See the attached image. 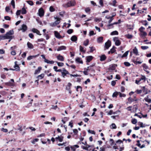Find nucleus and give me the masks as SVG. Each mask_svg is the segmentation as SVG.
<instances>
[{
    "label": "nucleus",
    "mask_w": 151,
    "mask_h": 151,
    "mask_svg": "<svg viewBox=\"0 0 151 151\" xmlns=\"http://www.w3.org/2000/svg\"><path fill=\"white\" fill-rule=\"evenodd\" d=\"M61 73L62 76L63 78H65L67 74H70L69 72H62Z\"/></svg>",
    "instance_id": "nucleus-43"
},
{
    "label": "nucleus",
    "mask_w": 151,
    "mask_h": 151,
    "mask_svg": "<svg viewBox=\"0 0 151 151\" xmlns=\"http://www.w3.org/2000/svg\"><path fill=\"white\" fill-rule=\"evenodd\" d=\"M118 32L117 31H114L112 32H111V35H118Z\"/></svg>",
    "instance_id": "nucleus-47"
},
{
    "label": "nucleus",
    "mask_w": 151,
    "mask_h": 151,
    "mask_svg": "<svg viewBox=\"0 0 151 151\" xmlns=\"http://www.w3.org/2000/svg\"><path fill=\"white\" fill-rule=\"evenodd\" d=\"M39 15L40 17H43L44 15V12L43 9L42 8H41L39 10Z\"/></svg>",
    "instance_id": "nucleus-9"
},
{
    "label": "nucleus",
    "mask_w": 151,
    "mask_h": 151,
    "mask_svg": "<svg viewBox=\"0 0 151 151\" xmlns=\"http://www.w3.org/2000/svg\"><path fill=\"white\" fill-rule=\"evenodd\" d=\"M32 31L34 33H36L37 34L39 35H41V34L40 33V31L35 28H33L32 29Z\"/></svg>",
    "instance_id": "nucleus-17"
},
{
    "label": "nucleus",
    "mask_w": 151,
    "mask_h": 151,
    "mask_svg": "<svg viewBox=\"0 0 151 151\" xmlns=\"http://www.w3.org/2000/svg\"><path fill=\"white\" fill-rule=\"evenodd\" d=\"M17 62L16 61L14 62L15 65L14 66V68H15V69H14L13 68H10V70H15L17 71H20V69L19 66L17 64Z\"/></svg>",
    "instance_id": "nucleus-5"
},
{
    "label": "nucleus",
    "mask_w": 151,
    "mask_h": 151,
    "mask_svg": "<svg viewBox=\"0 0 151 151\" xmlns=\"http://www.w3.org/2000/svg\"><path fill=\"white\" fill-rule=\"evenodd\" d=\"M103 37H100L97 38V42L99 43H101L103 42Z\"/></svg>",
    "instance_id": "nucleus-31"
},
{
    "label": "nucleus",
    "mask_w": 151,
    "mask_h": 151,
    "mask_svg": "<svg viewBox=\"0 0 151 151\" xmlns=\"http://www.w3.org/2000/svg\"><path fill=\"white\" fill-rule=\"evenodd\" d=\"M27 45L28 48L30 49H32L34 48L33 45L30 42H28L27 43Z\"/></svg>",
    "instance_id": "nucleus-21"
},
{
    "label": "nucleus",
    "mask_w": 151,
    "mask_h": 151,
    "mask_svg": "<svg viewBox=\"0 0 151 151\" xmlns=\"http://www.w3.org/2000/svg\"><path fill=\"white\" fill-rule=\"evenodd\" d=\"M99 4L101 5V6H99V7H103L104 6L103 1V0H100L99 1Z\"/></svg>",
    "instance_id": "nucleus-44"
},
{
    "label": "nucleus",
    "mask_w": 151,
    "mask_h": 151,
    "mask_svg": "<svg viewBox=\"0 0 151 151\" xmlns=\"http://www.w3.org/2000/svg\"><path fill=\"white\" fill-rule=\"evenodd\" d=\"M147 133V131L146 129L141 130L140 131V133L141 134H144Z\"/></svg>",
    "instance_id": "nucleus-56"
},
{
    "label": "nucleus",
    "mask_w": 151,
    "mask_h": 151,
    "mask_svg": "<svg viewBox=\"0 0 151 151\" xmlns=\"http://www.w3.org/2000/svg\"><path fill=\"white\" fill-rule=\"evenodd\" d=\"M27 26L25 24H24L22 25V28L21 29L22 30L23 32H24L27 30Z\"/></svg>",
    "instance_id": "nucleus-19"
},
{
    "label": "nucleus",
    "mask_w": 151,
    "mask_h": 151,
    "mask_svg": "<svg viewBox=\"0 0 151 151\" xmlns=\"http://www.w3.org/2000/svg\"><path fill=\"white\" fill-rule=\"evenodd\" d=\"M64 137H63L61 135L60 136H58V137H56L55 138V139L56 141H58L60 142H62L63 140Z\"/></svg>",
    "instance_id": "nucleus-13"
},
{
    "label": "nucleus",
    "mask_w": 151,
    "mask_h": 151,
    "mask_svg": "<svg viewBox=\"0 0 151 151\" xmlns=\"http://www.w3.org/2000/svg\"><path fill=\"white\" fill-rule=\"evenodd\" d=\"M140 22L143 25L145 26L148 25V22L146 20H142Z\"/></svg>",
    "instance_id": "nucleus-39"
},
{
    "label": "nucleus",
    "mask_w": 151,
    "mask_h": 151,
    "mask_svg": "<svg viewBox=\"0 0 151 151\" xmlns=\"http://www.w3.org/2000/svg\"><path fill=\"white\" fill-rule=\"evenodd\" d=\"M71 40L74 42H76L77 40V37L75 35L73 36L70 38Z\"/></svg>",
    "instance_id": "nucleus-28"
},
{
    "label": "nucleus",
    "mask_w": 151,
    "mask_h": 151,
    "mask_svg": "<svg viewBox=\"0 0 151 151\" xmlns=\"http://www.w3.org/2000/svg\"><path fill=\"white\" fill-rule=\"evenodd\" d=\"M131 122L133 124H135L137 122V120L135 119H133L132 120Z\"/></svg>",
    "instance_id": "nucleus-48"
},
{
    "label": "nucleus",
    "mask_w": 151,
    "mask_h": 151,
    "mask_svg": "<svg viewBox=\"0 0 151 151\" xmlns=\"http://www.w3.org/2000/svg\"><path fill=\"white\" fill-rule=\"evenodd\" d=\"M76 61L78 63L83 64V62L81 58L80 57H77L76 59Z\"/></svg>",
    "instance_id": "nucleus-20"
},
{
    "label": "nucleus",
    "mask_w": 151,
    "mask_h": 151,
    "mask_svg": "<svg viewBox=\"0 0 151 151\" xmlns=\"http://www.w3.org/2000/svg\"><path fill=\"white\" fill-rule=\"evenodd\" d=\"M54 18L55 19H56V20L54 22V23H55V24L57 25L60 23V20L61 19L58 17H54Z\"/></svg>",
    "instance_id": "nucleus-14"
},
{
    "label": "nucleus",
    "mask_w": 151,
    "mask_h": 151,
    "mask_svg": "<svg viewBox=\"0 0 151 151\" xmlns=\"http://www.w3.org/2000/svg\"><path fill=\"white\" fill-rule=\"evenodd\" d=\"M132 62L134 63V64L137 65L138 64H141L142 61H137L135 60H133Z\"/></svg>",
    "instance_id": "nucleus-37"
},
{
    "label": "nucleus",
    "mask_w": 151,
    "mask_h": 151,
    "mask_svg": "<svg viewBox=\"0 0 151 151\" xmlns=\"http://www.w3.org/2000/svg\"><path fill=\"white\" fill-rule=\"evenodd\" d=\"M12 37L11 36H6L5 34V35H0V40H3L7 39H12Z\"/></svg>",
    "instance_id": "nucleus-3"
},
{
    "label": "nucleus",
    "mask_w": 151,
    "mask_h": 151,
    "mask_svg": "<svg viewBox=\"0 0 151 151\" xmlns=\"http://www.w3.org/2000/svg\"><path fill=\"white\" fill-rule=\"evenodd\" d=\"M1 131L4 132H7L8 131V130L6 129H4V128H2L1 129Z\"/></svg>",
    "instance_id": "nucleus-64"
},
{
    "label": "nucleus",
    "mask_w": 151,
    "mask_h": 151,
    "mask_svg": "<svg viewBox=\"0 0 151 151\" xmlns=\"http://www.w3.org/2000/svg\"><path fill=\"white\" fill-rule=\"evenodd\" d=\"M44 62L48 64H53L54 63V61L53 60L50 61L47 59H45L44 60Z\"/></svg>",
    "instance_id": "nucleus-29"
},
{
    "label": "nucleus",
    "mask_w": 151,
    "mask_h": 151,
    "mask_svg": "<svg viewBox=\"0 0 151 151\" xmlns=\"http://www.w3.org/2000/svg\"><path fill=\"white\" fill-rule=\"evenodd\" d=\"M88 132L89 133L94 134H96L94 130H92L89 129L88 130Z\"/></svg>",
    "instance_id": "nucleus-61"
},
{
    "label": "nucleus",
    "mask_w": 151,
    "mask_h": 151,
    "mask_svg": "<svg viewBox=\"0 0 151 151\" xmlns=\"http://www.w3.org/2000/svg\"><path fill=\"white\" fill-rule=\"evenodd\" d=\"M100 60L101 61H103L105 60L106 58V56L104 55H102L100 56Z\"/></svg>",
    "instance_id": "nucleus-26"
},
{
    "label": "nucleus",
    "mask_w": 151,
    "mask_h": 151,
    "mask_svg": "<svg viewBox=\"0 0 151 151\" xmlns=\"http://www.w3.org/2000/svg\"><path fill=\"white\" fill-rule=\"evenodd\" d=\"M141 48L143 50H145L148 48L149 47L147 46H142Z\"/></svg>",
    "instance_id": "nucleus-63"
},
{
    "label": "nucleus",
    "mask_w": 151,
    "mask_h": 151,
    "mask_svg": "<svg viewBox=\"0 0 151 151\" xmlns=\"http://www.w3.org/2000/svg\"><path fill=\"white\" fill-rule=\"evenodd\" d=\"M76 91H80L81 92L82 91V88L81 86H77Z\"/></svg>",
    "instance_id": "nucleus-41"
},
{
    "label": "nucleus",
    "mask_w": 151,
    "mask_h": 151,
    "mask_svg": "<svg viewBox=\"0 0 151 151\" xmlns=\"http://www.w3.org/2000/svg\"><path fill=\"white\" fill-rule=\"evenodd\" d=\"M115 48H116V47L114 46H113L112 48L110 49L111 53L113 54L116 51V50L115 49Z\"/></svg>",
    "instance_id": "nucleus-42"
},
{
    "label": "nucleus",
    "mask_w": 151,
    "mask_h": 151,
    "mask_svg": "<svg viewBox=\"0 0 151 151\" xmlns=\"http://www.w3.org/2000/svg\"><path fill=\"white\" fill-rule=\"evenodd\" d=\"M39 55V54H37L35 55H30L27 58V59L28 60H31L32 59H33V58H35L36 57H38Z\"/></svg>",
    "instance_id": "nucleus-23"
},
{
    "label": "nucleus",
    "mask_w": 151,
    "mask_h": 151,
    "mask_svg": "<svg viewBox=\"0 0 151 151\" xmlns=\"http://www.w3.org/2000/svg\"><path fill=\"white\" fill-rule=\"evenodd\" d=\"M17 127L18 128L17 129L19 130L20 132H22V126H20L19 124H18Z\"/></svg>",
    "instance_id": "nucleus-50"
},
{
    "label": "nucleus",
    "mask_w": 151,
    "mask_h": 151,
    "mask_svg": "<svg viewBox=\"0 0 151 151\" xmlns=\"http://www.w3.org/2000/svg\"><path fill=\"white\" fill-rule=\"evenodd\" d=\"M114 40L115 42V45L116 46H119L121 44L120 41L118 39V37H115L114 38Z\"/></svg>",
    "instance_id": "nucleus-8"
},
{
    "label": "nucleus",
    "mask_w": 151,
    "mask_h": 151,
    "mask_svg": "<svg viewBox=\"0 0 151 151\" xmlns=\"http://www.w3.org/2000/svg\"><path fill=\"white\" fill-rule=\"evenodd\" d=\"M95 64H96L95 63H93L92 65L88 66L87 68H84V70H87L90 71L91 72L95 73V70L93 68V67L95 65Z\"/></svg>",
    "instance_id": "nucleus-2"
},
{
    "label": "nucleus",
    "mask_w": 151,
    "mask_h": 151,
    "mask_svg": "<svg viewBox=\"0 0 151 151\" xmlns=\"http://www.w3.org/2000/svg\"><path fill=\"white\" fill-rule=\"evenodd\" d=\"M72 86V84L70 83H68L66 87V89L67 90H70L71 87Z\"/></svg>",
    "instance_id": "nucleus-35"
},
{
    "label": "nucleus",
    "mask_w": 151,
    "mask_h": 151,
    "mask_svg": "<svg viewBox=\"0 0 151 151\" xmlns=\"http://www.w3.org/2000/svg\"><path fill=\"white\" fill-rule=\"evenodd\" d=\"M73 32V30L72 29H70L68 30L67 31V32L68 34H70L72 33Z\"/></svg>",
    "instance_id": "nucleus-62"
},
{
    "label": "nucleus",
    "mask_w": 151,
    "mask_h": 151,
    "mask_svg": "<svg viewBox=\"0 0 151 151\" xmlns=\"http://www.w3.org/2000/svg\"><path fill=\"white\" fill-rule=\"evenodd\" d=\"M27 2L28 4H29L31 6H32L34 4V3L33 2V1H27Z\"/></svg>",
    "instance_id": "nucleus-57"
},
{
    "label": "nucleus",
    "mask_w": 151,
    "mask_h": 151,
    "mask_svg": "<svg viewBox=\"0 0 151 151\" xmlns=\"http://www.w3.org/2000/svg\"><path fill=\"white\" fill-rule=\"evenodd\" d=\"M49 9L50 11L51 12H53L55 10V9L52 6L50 7Z\"/></svg>",
    "instance_id": "nucleus-54"
},
{
    "label": "nucleus",
    "mask_w": 151,
    "mask_h": 151,
    "mask_svg": "<svg viewBox=\"0 0 151 151\" xmlns=\"http://www.w3.org/2000/svg\"><path fill=\"white\" fill-rule=\"evenodd\" d=\"M41 70L42 67H38V69L35 70L34 74H36L39 73Z\"/></svg>",
    "instance_id": "nucleus-25"
},
{
    "label": "nucleus",
    "mask_w": 151,
    "mask_h": 151,
    "mask_svg": "<svg viewBox=\"0 0 151 151\" xmlns=\"http://www.w3.org/2000/svg\"><path fill=\"white\" fill-rule=\"evenodd\" d=\"M119 92L115 91L114 92L112 96L113 97H117V96L119 95Z\"/></svg>",
    "instance_id": "nucleus-32"
},
{
    "label": "nucleus",
    "mask_w": 151,
    "mask_h": 151,
    "mask_svg": "<svg viewBox=\"0 0 151 151\" xmlns=\"http://www.w3.org/2000/svg\"><path fill=\"white\" fill-rule=\"evenodd\" d=\"M11 82H6L4 83L5 85L9 86H14V81L13 79H11L10 80Z\"/></svg>",
    "instance_id": "nucleus-4"
},
{
    "label": "nucleus",
    "mask_w": 151,
    "mask_h": 151,
    "mask_svg": "<svg viewBox=\"0 0 151 151\" xmlns=\"http://www.w3.org/2000/svg\"><path fill=\"white\" fill-rule=\"evenodd\" d=\"M79 47L80 50L81 52H83L84 53H85V50H84L82 46L81 45H80Z\"/></svg>",
    "instance_id": "nucleus-52"
},
{
    "label": "nucleus",
    "mask_w": 151,
    "mask_h": 151,
    "mask_svg": "<svg viewBox=\"0 0 151 151\" xmlns=\"http://www.w3.org/2000/svg\"><path fill=\"white\" fill-rule=\"evenodd\" d=\"M45 74L44 73H42L41 74L38 76L37 78H38V79H42L44 77Z\"/></svg>",
    "instance_id": "nucleus-38"
},
{
    "label": "nucleus",
    "mask_w": 151,
    "mask_h": 151,
    "mask_svg": "<svg viewBox=\"0 0 151 151\" xmlns=\"http://www.w3.org/2000/svg\"><path fill=\"white\" fill-rule=\"evenodd\" d=\"M124 64L125 66L127 67L129 66L130 65V64L127 62H125L124 63Z\"/></svg>",
    "instance_id": "nucleus-60"
},
{
    "label": "nucleus",
    "mask_w": 151,
    "mask_h": 151,
    "mask_svg": "<svg viewBox=\"0 0 151 151\" xmlns=\"http://www.w3.org/2000/svg\"><path fill=\"white\" fill-rule=\"evenodd\" d=\"M111 128L113 129H116V126L114 123H113L111 124Z\"/></svg>",
    "instance_id": "nucleus-59"
},
{
    "label": "nucleus",
    "mask_w": 151,
    "mask_h": 151,
    "mask_svg": "<svg viewBox=\"0 0 151 151\" xmlns=\"http://www.w3.org/2000/svg\"><path fill=\"white\" fill-rule=\"evenodd\" d=\"M66 47L65 46H62L60 47H59L58 49H57V50L58 51H60V50H65L66 49Z\"/></svg>",
    "instance_id": "nucleus-24"
},
{
    "label": "nucleus",
    "mask_w": 151,
    "mask_h": 151,
    "mask_svg": "<svg viewBox=\"0 0 151 151\" xmlns=\"http://www.w3.org/2000/svg\"><path fill=\"white\" fill-rule=\"evenodd\" d=\"M54 34L55 37L57 38L60 39L63 37L60 33L57 31H55L54 32Z\"/></svg>",
    "instance_id": "nucleus-12"
},
{
    "label": "nucleus",
    "mask_w": 151,
    "mask_h": 151,
    "mask_svg": "<svg viewBox=\"0 0 151 151\" xmlns=\"http://www.w3.org/2000/svg\"><path fill=\"white\" fill-rule=\"evenodd\" d=\"M142 67H143V70L147 73H149V71L147 70V69H149L148 66L145 63H143L142 64Z\"/></svg>",
    "instance_id": "nucleus-11"
},
{
    "label": "nucleus",
    "mask_w": 151,
    "mask_h": 151,
    "mask_svg": "<svg viewBox=\"0 0 151 151\" xmlns=\"http://www.w3.org/2000/svg\"><path fill=\"white\" fill-rule=\"evenodd\" d=\"M117 3L116 0H113L112 3H109V4L111 5H112L114 6H116L117 5L116 4Z\"/></svg>",
    "instance_id": "nucleus-30"
},
{
    "label": "nucleus",
    "mask_w": 151,
    "mask_h": 151,
    "mask_svg": "<svg viewBox=\"0 0 151 151\" xmlns=\"http://www.w3.org/2000/svg\"><path fill=\"white\" fill-rule=\"evenodd\" d=\"M125 37L128 39H132V37L133 36L131 35L130 34H127L126 35H125Z\"/></svg>",
    "instance_id": "nucleus-49"
},
{
    "label": "nucleus",
    "mask_w": 151,
    "mask_h": 151,
    "mask_svg": "<svg viewBox=\"0 0 151 151\" xmlns=\"http://www.w3.org/2000/svg\"><path fill=\"white\" fill-rule=\"evenodd\" d=\"M142 80H143L144 82H145V81H146V78L145 76H142V77L139 79L136 80H135L136 83L137 84H139V82Z\"/></svg>",
    "instance_id": "nucleus-6"
},
{
    "label": "nucleus",
    "mask_w": 151,
    "mask_h": 151,
    "mask_svg": "<svg viewBox=\"0 0 151 151\" xmlns=\"http://www.w3.org/2000/svg\"><path fill=\"white\" fill-rule=\"evenodd\" d=\"M128 100L129 104H131L132 102L134 101V99L131 98V97H129L128 98Z\"/></svg>",
    "instance_id": "nucleus-40"
},
{
    "label": "nucleus",
    "mask_w": 151,
    "mask_h": 151,
    "mask_svg": "<svg viewBox=\"0 0 151 151\" xmlns=\"http://www.w3.org/2000/svg\"><path fill=\"white\" fill-rule=\"evenodd\" d=\"M85 12L88 14H90V12L91 9L89 7H86L85 9Z\"/></svg>",
    "instance_id": "nucleus-33"
},
{
    "label": "nucleus",
    "mask_w": 151,
    "mask_h": 151,
    "mask_svg": "<svg viewBox=\"0 0 151 151\" xmlns=\"http://www.w3.org/2000/svg\"><path fill=\"white\" fill-rule=\"evenodd\" d=\"M145 28L143 27H141L139 29V31L141 33L144 32L143 31L145 29Z\"/></svg>",
    "instance_id": "nucleus-55"
},
{
    "label": "nucleus",
    "mask_w": 151,
    "mask_h": 151,
    "mask_svg": "<svg viewBox=\"0 0 151 151\" xmlns=\"http://www.w3.org/2000/svg\"><path fill=\"white\" fill-rule=\"evenodd\" d=\"M76 4V2L75 1H70L67 3L63 5V6L65 8H67L70 6H74Z\"/></svg>",
    "instance_id": "nucleus-1"
},
{
    "label": "nucleus",
    "mask_w": 151,
    "mask_h": 151,
    "mask_svg": "<svg viewBox=\"0 0 151 151\" xmlns=\"http://www.w3.org/2000/svg\"><path fill=\"white\" fill-rule=\"evenodd\" d=\"M91 147V146L87 144L86 145V147H84V146H82V148L83 149H85L86 150H88L90 151L91 150V149H89V148Z\"/></svg>",
    "instance_id": "nucleus-18"
},
{
    "label": "nucleus",
    "mask_w": 151,
    "mask_h": 151,
    "mask_svg": "<svg viewBox=\"0 0 151 151\" xmlns=\"http://www.w3.org/2000/svg\"><path fill=\"white\" fill-rule=\"evenodd\" d=\"M93 57L92 56H87L86 58L87 65H88V63L90 62L93 59Z\"/></svg>",
    "instance_id": "nucleus-7"
},
{
    "label": "nucleus",
    "mask_w": 151,
    "mask_h": 151,
    "mask_svg": "<svg viewBox=\"0 0 151 151\" xmlns=\"http://www.w3.org/2000/svg\"><path fill=\"white\" fill-rule=\"evenodd\" d=\"M144 99L145 101L149 103H150L151 102V99H148V96L147 97H145L144 98Z\"/></svg>",
    "instance_id": "nucleus-45"
},
{
    "label": "nucleus",
    "mask_w": 151,
    "mask_h": 151,
    "mask_svg": "<svg viewBox=\"0 0 151 151\" xmlns=\"http://www.w3.org/2000/svg\"><path fill=\"white\" fill-rule=\"evenodd\" d=\"M116 143L119 144H121V143H122V145H123V141L120 139H119L118 140L116 141Z\"/></svg>",
    "instance_id": "nucleus-58"
},
{
    "label": "nucleus",
    "mask_w": 151,
    "mask_h": 151,
    "mask_svg": "<svg viewBox=\"0 0 151 151\" xmlns=\"http://www.w3.org/2000/svg\"><path fill=\"white\" fill-rule=\"evenodd\" d=\"M129 51L128 50L126 52L122 55L121 54H119L118 56L120 57H121L122 58H123L124 57H126L127 56Z\"/></svg>",
    "instance_id": "nucleus-16"
},
{
    "label": "nucleus",
    "mask_w": 151,
    "mask_h": 151,
    "mask_svg": "<svg viewBox=\"0 0 151 151\" xmlns=\"http://www.w3.org/2000/svg\"><path fill=\"white\" fill-rule=\"evenodd\" d=\"M129 51L128 50L126 52L122 55L121 54H119L118 56L120 57H121L122 58H123L124 57H126L127 56Z\"/></svg>",
    "instance_id": "nucleus-15"
},
{
    "label": "nucleus",
    "mask_w": 151,
    "mask_h": 151,
    "mask_svg": "<svg viewBox=\"0 0 151 151\" xmlns=\"http://www.w3.org/2000/svg\"><path fill=\"white\" fill-rule=\"evenodd\" d=\"M21 13L22 14H26L27 12V10L26 9L24 8V7H23L22 8L21 10Z\"/></svg>",
    "instance_id": "nucleus-36"
},
{
    "label": "nucleus",
    "mask_w": 151,
    "mask_h": 151,
    "mask_svg": "<svg viewBox=\"0 0 151 151\" xmlns=\"http://www.w3.org/2000/svg\"><path fill=\"white\" fill-rule=\"evenodd\" d=\"M107 27L108 29L113 28L114 27L113 24V23H109V24L108 25Z\"/></svg>",
    "instance_id": "nucleus-46"
},
{
    "label": "nucleus",
    "mask_w": 151,
    "mask_h": 151,
    "mask_svg": "<svg viewBox=\"0 0 151 151\" xmlns=\"http://www.w3.org/2000/svg\"><path fill=\"white\" fill-rule=\"evenodd\" d=\"M57 58L58 60H60L61 61H63L64 60V57L62 56L60 54L57 56Z\"/></svg>",
    "instance_id": "nucleus-27"
},
{
    "label": "nucleus",
    "mask_w": 151,
    "mask_h": 151,
    "mask_svg": "<svg viewBox=\"0 0 151 151\" xmlns=\"http://www.w3.org/2000/svg\"><path fill=\"white\" fill-rule=\"evenodd\" d=\"M11 4L13 6L14 8H15V1L14 0H12L11 1Z\"/></svg>",
    "instance_id": "nucleus-53"
},
{
    "label": "nucleus",
    "mask_w": 151,
    "mask_h": 151,
    "mask_svg": "<svg viewBox=\"0 0 151 151\" xmlns=\"http://www.w3.org/2000/svg\"><path fill=\"white\" fill-rule=\"evenodd\" d=\"M39 139H38L36 138V139H34L31 142L33 144H35V142H38L39 141Z\"/></svg>",
    "instance_id": "nucleus-51"
},
{
    "label": "nucleus",
    "mask_w": 151,
    "mask_h": 151,
    "mask_svg": "<svg viewBox=\"0 0 151 151\" xmlns=\"http://www.w3.org/2000/svg\"><path fill=\"white\" fill-rule=\"evenodd\" d=\"M133 52L136 55H139L137 49L136 47L133 49Z\"/></svg>",
    "instance_id": "nucleus-22"
},
{
    "label": "nucleus",
    "mask_w": 151,
    "mask_h": 151,
    "mask_svg": "<svg viewBox=\"0 0 151 151\" xmlns=\"http://www.w3.org/2000/svg\"><path fill=\"white\" fill-rule=\"evenodd\" d=\"M141 33H142L141 35V37H142L144 39L145 37L147 35V33L145 32L144 31Z\"/></svg>",
    "instance_id": "nucleus-34"
},
{
    "label": "nucleus",
    "mask_w": 151,
    "mask_h": 151,
    "mask_svg": "<svg viewBox=\"0 0 151 151\" xmlns=\"http://www.w3.org/2000/svg\"><path fill=\"white\" fill-rule=\"evenodd\" d=\"M111 42L110 41L108 40L106 42L105 44V48L106 49H109V47L111 46Z\"/></svg>",
    "instance_id": "nucleus-10"
}]
</instances>
